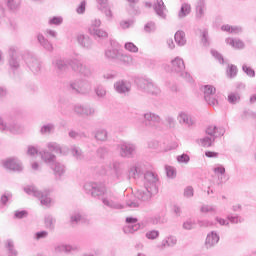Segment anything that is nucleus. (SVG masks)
Here are the masks:
<instances>
[{
	"label": "nucleus",
	"mask_w": 256,
	"mask_h": 256,
	"mask_svg": "<svg viewBox=\"0 0 256 256\" xmlns=\"http://www.w3.org/2000/svg\"><path fill=\"white\" fill-rule=\"evenodd\" d=\"M87 195L91 197L101 199L103 205L109 209H123V205L119 202V198L113 194L111 191H107L105 184L87 182L83 187Z\"/></svg>",
	"instance_id": "1"
},
{
	"label": "nucleus",
	"mask_w": 256,
	"mask_h": 256,
	"mask_svg": "<svg viewBox=\"0 0 256 256\" xmlns=\"http://www.w3.org/2000/svg\"><path fill=\"white\" fill-rule=\"evenodd\" d=\"M157 183H159L157 174L151 171L146 172L144 174V189H140L136 192V199L143 202L151 201V197L159 191Z\"/></svg>",
	"instance_id": "2"
},
{
	"label": "nucleus",
	"mask_w": 256,
	"mask_h": 256,
	"mask_svg": "<svg viewBox=\"0 0 256 256\" xmlns=\"http://www.w3.org/2000/svg\"><path fill=\"white\" fill-rule=\"evenodd\" d=\"M135 83L142 93H147V95H152V97H159L161 95V88L151 78L138 77L135 79Z\"/></svg>",
	"instance_id": "3"
},
{
	"label": "nucleus",
	"mask_w": 256,
	"mask_h": 256,
	"mask_svg": "<svg viewBox=\"0 0 256 256\" xmlns=\"http://www.w3.org/2000/svg\"><path fill=\"white\" fill-rule=\"evenodd\" d=\"M24 191L27 193V195H32V197L39 199L41 205H44V207H51V205H53V199H51V190L49 189L41 191L34 185H31L26 186Z\"/></svg>",
	"instance_id": "4"
},
{
	"label": "nucleus",
	"mask_w": 256,
	"mask_h": 256,
	"mask_svg": "<svg viewBox=\"0 0 256 256\" xmlns=\"http://www.w3.org/2000/svg\"><path fill=\"white\" fill-rule=\"evenodd\" d=\"M206 135L204 138L199 140V143L202 147H211L213 143H215V139L217 137H223L225 135V128L224 127H217V126H208L206 129Z\"/></svg>",
	"instance_id": "5"
},
{
	"label": "nucleus",
	"mask_w": 256,
	"mask_h": 256,
	"mask_svg": "<svg viewBox=\"0 0 256 256\" xmlns=\"http://www.w3.org/2000/svg\"><path fill=\"white\" fill-rule=\"evenodd\" d=\"M171 71L172 73L179 75V77H182V79L187 81V83H193V77H191V74L185 72V61H183V58L177 56L171 60Z\"/></svg>",
	"instance_id": "6"
},
{
	"label": "nucleus",
	"mask_w": 256,
	"mask_h": 256,
	"mask_svg": "<svg viewBox=\"0 0 256 256\" xmlns=\"http://www.w3.org/2000/svg\"><path fill=\"white\" fill-rule=\"evenodd\" d=\"M72 92L76 95H89L91 93V82L85 79H78L69 85Z\"/></svg>",
	"instance_id": "7"
},
{
	"label": "nucleus",
	"mask_w": 256,
	"mask_h": 256,
	"mask_svg": "<svg viewBox=\"0 0 256 256\" xmlns=\"http://www.w3.org/2000/svg\"><path fill=\"white\" fill-rule=\"evenodd\" d=\"M70 67L73 69V71H76L77 73H80L83 77H93V67L90 65H85L80 62L79 59H71L70 60Z\"/></svg>",
	"instance_id": "8"
},
{
	"label": "nucleus",
	"mask_w": 256,
	"mask_h": 256,
	"mask_svg": "<svg viewBox=\"0 0 256 256\" xmlns=\"http://www.w3.org/2000/svg\"><path fill=\"white\" fill-rule=\"evenodd\" d=\"M0 131L2 133H12L13 135H17V133L21 131V125L15 122V120L0 117Z\"/></svg>",
	"instance_id": "9"
},
{
	"label": "nucleus",
	"mask_w": 256,
	"mask_h": 256,
	"mask_svg": "<svg viewBox=\"0 0 256 256\" xmlns=\"http://www.w3.org/2000/svg\"><path fill=\"white\" fill-rule=\"evenodd\" d=\"M19 48L17 46H10L8 49V64L10 69L15 73V71H19V67H21V58L19 57Z\"/></svg>",
	"instance_id": "10"
},
{
	"label": "nucleus",
	"mask_w": 256,
	"mask_h": 256,
	"mask_svg": "<svg viewBox=\"0 0 256 256\" xmlns=\"http://www.w3.org/2000/svg\"><path fill=\"white\" fill-rule=\"evenodd\" d=\"M118 151L120 156L126 159H131V157L135 155V151H137V146L130 142H120L118 144Z\"/></svg>",
	"instance_id": "11"
},
{
	"label": "nucleus",
	"mask_w": 256,
	"mask_h": 256,
	"mask_svg": "<svg viewBox=\"0 0 256 256\" xmlns=\"http://www.w3.org/2000/svg\"><path fill=\"white\" fill-rule=\"evenodd\" d=\"M202 91L204 93V99H205L206 103H208L212 107H215L216 105H218L219 101H217V97L215 96V93L217 91L215 86L204 85L202 87Z\"/></svg>",
	"instance_id": "12"
},
{
	"label": "nucleus",
	"mask_w": 256,
	"mask_h": 256,
	"mask_svg": "<svg viewBox=\"0 0 256 256\" xmlns=\"http://www.w3.org/2000/svg\"><path fill=\"white\" fill-rule=\"evenodd\" d=\"M24 61L34 75H39V73H41V61L37 57L33 56V54H27V56L24 57Z\"/></svg>",
	"instance_id": "13"
},
{
	"label": "nucleus",
	"mask_w": 256,
	"mask_h": 256,
	"mask_svg": "<svg viewBox=\"0 0 256 256\" xmlns=\"http://www.w3.org/2000/svg\"><path fill=\"white\" fill-rule=\"evenodd\" d=\"M143 117V125L146 126L147 129H157V126L161 123V116L155 113L147 112L143 114Z\"/></svg>",
	"instance_id": "14"
},
{
	"label": "nucleus",
	"mask_w": 256,
	"mask_h": 256,
	"mask_svg": "<svg viewBox=\"0 0 256 256\" xmlns=\"http://www.w3.org/2000/svg\"><path fill=\"white\" fill-rule=\"evenodd\" d=\"M114 91L118 95H129L131 93V82L125 79L117 80L114 85Z\"/></svg>",
	"instance_id": "15"
},
{
	"label": "nucleus",
	"mask_w": 256,
	"mask_h": 256,
	"mask_svg": "<svg viewBox=\"0 0 256 256\" xmlns=\"http://www.w3.org/2000/svg\"><path fill=\"white\" fill-rule=\"evenodd\" d=\"M73 111L81 117H93L95 115V108L89 105L76 104L74 105Z\"/></svg>",
	"instance_id": "16"
},
{
	"label": "nucleus",
	"mask_w": 256,
	"mask_h": 256,
	"mask_svg": "<svg viewBox=\"0 0 256 256\" xmlns=\"http://www.w3.org/2000/svg\"><path fill=\"white\" fill-rule=\"evenodd\" d=\"M70 63H71V60L67 61L61 58H57L52 61V66L54 67L57 75H63V72L67 71V67L71 65Z\"/></svg>",
	"instance_id": "17"
},
{
	"label": "nucleus",
	"mask_w": 256,
	"mask_h": 256,
	"mask_svg": "<svg viewBox=\"0 0 256 256\" xmlns=\"http://www.w3.org/2000/svg\"><path fill=\"white\" fill-rule=\"evenodd\" d=\"M3 165L9 171H23V164L17 158H9L4 161Z\"/></svg>",
	"instance_id": "18"
},
{
	"label": "nucleus",
	"mask_w": 256,
	"mask_h": 256,
	"mask_svg": "<svg viewBox=\"0 0 256 256\" xmlns=\"http://www.w3.org/2000/svg\"><path fill=\"white\" fill-rule=\"evenodd\" d=\"M127 226L123 228L124 233H135V231H139L141 229V225L137 224V218L135 217H127L126 218Z\"/></svg>",
	"instance_id": "19"
},
{
	"label": "nucleus",
	"mask_w": 256,
	"mask_h": 256,
	"mask_svg": "<svg viewBox=\"0 0 256 256\" xmlns=\"http://www.w3.org/2000/svg\"><path fill=\"white\" fill-rule=\"evenodd\" d=\"M113 171L112 180L114 183H121L123 181V164L120 162H113Z\"/></svg>",
	"instance_id": "20"
},
{
	"label": "nucleus",
	"mask_w": 256,
	"mask_h": 256,
	"mask_svg": "<svg viewBox=\"0 0 256 256\" xmlns=\"http://www.w3.org/2000/svg\"><path fill=\"white\" fill-rule=\"evenodd\" d=\"M50 168L54 173L55 179H61V177H63L67 171L64 164L57 161L51 164Z\"/></svg>",
	"instance_id": "21"
},
{
	"label": "nucleus",
	"mask_w": 256,
	"mask_h": 256,
	"mask_svg": "<svg viewBox=\"0 0 256 256\" xmlns=\"http://www.w3.org/2000/svg\"><path fill=\"white\" fill-rule=\"evenodd\" d=\"M207 11V2L205 0H197L195 4L196 19H203Z\"/></svg>",
	"instance_id": "22"
},
{
	"label": "nucleus",
	"mask_w": 256,
	"mask_h": 256,
	"mask_svg": "<svg viewBox=\"0 0 256 256\" xmlns=\"http://www.w3.org/2000/svg\"><path fill=\"white\" fill-rule=\"evenodd\" d=\"M219 234H217V232L212 231L210 232L205 240V247L206 249H211L212 247H215V245H217V243H219Z\"/></svg>",
	"instance_id": "23"
},
{
	"label": "nucleus",
	"mask_w": 256,
	"mask_h": 256,
	"mask_svg": "<svg viewBox=\"0 0 256 256\" xmlns=\"http://www.w3.org/2000/svg\"><path fill=\"white\" fill-rule=\"evenodd\" d=\"M213 172L218 177L219 185H223V183H226L228 178L225 176V166L218 164L213 168Z\"/></svg>",
	"instance_id": "24"
},
{
	"label": "nucleus",
	"mask_w": 256,
	"mask_h": 256,
	"mask_svg": "<svg viewBox=\"0 0 256 256\" xmlns=\"http://www.w3.org/2000/svg\"><path fill=\"white\" fill-rule=\"evenodd\" d=\"M39 155L41 156L42 161L46 163V165H53L57 161V156L55 154L51 153L48 150H42L39 152Z\"/></svg>",
	"instance_id": "25"
},
{
	"label": "nucleus",
	"mask_w": 256,
	"mask_h": 256,
	"mask_svg": "<svg viewBox=\"0 0 256 256\" xmlns=\"http://www.w3.org/2000/svg\"><path fill=\"white\" fill-rule=\"evenodd\" d=\"M77 42L83 49H93V40L87 35L79 34L77 36Z\"/></svg>",
	"instance_id": "26"
},
{
	"label": "nucleus",
	"mask_w": 256,
	"mask_h": 256,
	"mask_svg": "<svg viewBox=\"0 0 256 256\" xmlns=\"http://www.w3.org/2000/svg\"><path fill=\"white\" fill-rule=\"evenodd\" d=\"M154 11L158 17H161L162 19H165L167 15L165 14V3L163 0H156V2L153 5Z\"/></svg>",
	"instance_id": "27"
},
{
	"label": "nucleus",
	"mask_w": 256,
	"mask_h": 256,
	"mask_svg": "<svg viewBox=\"0 0 256 256\" xmlns=\"http://www.w3.org/2000/svg\"><path fill=\"white\" fill-rule=\"evenodd\" d=\"M88 33L93 35L94 39H107L109 37V34L105 30L99 28L89 27Z\"/></svg>",
	"instance_id": "28"
},
{
	"label": "nucleus",
	"mask_w": 256,
	"mask_h": 256,
	"mask_svg": "<svg viewBox=\"0 0 256 256\" xmlns=\"http://www.w3.org/2000/svg\"><path fill=\"white\" fill-rule=\"evenodd\" d=\"M98 3V9L104 13L107 17V19L113 18V12L111 11V8L107 7V0H96Z\"/></svg>",
	"instance_id": "29"
},
{
	"label": "nucleus",
	"mask_w": 256,
	"mask_h": 256,
	"mask_svg": "<svg viewBox=\"0 0 256 256\" xmlns=\"http://www.w3.org/2000/svg\"><path fill=\"white\" fill-rule=\"evenodd\" d=\"M177 119L180 125H186V127H191L193 125V120L187 112H180Z\"/></svg>",
	"instance_id": "30"
},
{
	"label": "nucleus",
	"mask_w": 256,
	"mask_h": 256,
	"mask_svg": "<svg viewBox=\"0 0 256 256\" xmlns=\"http://www.w3.org/2000/svg\"><path fill=\"white\" fill-rule=\"evenodd\" d=\"M37 41L39 43V45H41V47H43V49H45V51H53V44H51V42H49V40L46 39L45 36H43V34L39 33L37 35Z\"/></svg>",
	"instance_id": "31"
},
{
	"label": "nucleus",
	"mask_w": 256,
	"mask_h": 256,
	"mask_svg": "<svg viewBox=\"0 0 256 256\" xmlns=\"http://www.w3.org/2000/svg\"><path fill=\"white\" fill-rule=\"evenodd\" d=\"M221 30L225 31L226 33H232V35H239V34L243 33V27L231 26L229 24L222 25Z\"/></svg>",
	"instance_id": "32"
},
{
	"label": "nucleus",
	"mask_w": 256,
	"mask_h": 256,
	"mask_svg": "<svg viewBox=\"0 0 256 256\" xmlns=\"http://www.w3.org/2000/svg\"><path fill=\"white\" fill-rule=\"evenodd\" d=\"M120 53L121 51H119L117 48H108L105 51V57L106 59H109V61H117V59H119Z\"/></svg>",
	"instance_id": "33"
},
{
	"label": "nucleus",
	"mask_w": 256,
	"mask_h": 256,
	"mask_svg": "<svg viewBox=\"0 0 256 256\" xmlns=\"http://www.w3.org/2000/svg\"><path fill=\"white\" fill-rule=\"evenodd\" d=\"M188 15H191V4L182 3L180 11L178 12L179 19H185Z\"/></svg>",
	"instance_id": "34"
},
{
	"label": "nucleus",
	"mask_w": 256,
	"mask_h": 256,
	"mask_svg": "<svg viewBox=\"0 0 256 256\" xmlns=\"http://www.w3.org/2000/svg\"><path fill=\"white\" fill-rule=\"evenodd\" d=\"M116 61L121 63V65L129 66L131 63H133V56L120 52Z\"/></svg>",
	"instance_id": "35"
},
{
	"label": "nucleus",
	"mask_w": 256,
	"mask_h": 256,
	"mask_svg": "<svg viewBox=\"0 0 256 256\" xmlns=\"http://www.w3.org/2000/svg\"><path fill=\"white\" fill-rule=\"evenodd\" d=\"M226 43L234 49H245V43L241 39L227 38Z\"/></svg>",
	"instance_id": "36"
},
{
	"label": "nucleus",
	"mask_w": 256,
	"mask_h": 256,
	"mask_svg": "<svg viewBox=\"0 0 256 256\" xmlns=\"http://www.w3.org/2000/svg\"><path fill=\"white\" fill-rule=\"evenodd\" d=\"M107 137V130L103 128H99L94 132V139H96V141H101L102 143H105V141H107Z\"/></svg>",
	"instance_id": "37"
},
{
	"label": "nucleus",
	"mask_w": 256,
	"mask_h": 256,
	"mask_svg": "<svg viewBox=\"0 0 256 256\" xmlns=\"http://www.w3.org/2000/svg\"><path fill=\"white\" fill-rule=\"evenodd\" d=\"M55 223H57V219H55L53 215L47 214L44 217V225L46 229H50V231H53V229H55Z\"/></svg>",
	"instance_id": "38"
},
{
	"label": "nucleus",
	"mask_w": 256,
	"mask_h": 256,
	"mask_svg": "<svg viewBox=\"0 0 256 256\" xmlns=\"http://www.w3.org/2000/svg\"><path fill=\"white\" fill-rule=\"evenodd\" d=\"M5 249L8 253V256L19 255V252H17V249H15V243L13 242V240H7L5 242Z\"/></svg>",
	"instance_id": "39"
},
{
	"label": "nucleus",
	"mask_w": 256,
	"mask_h": 256,
	"mask_svg": "<svg viewBox=\"0 0 256 256\" xmlns=\"http://www.w3.org/2000/svg\"><path fill=\"white\" fill-rule=\"evenodd\" d=\"M175 42L179 47H183L187 43V39L185 38V33L181 30H178L174 35Z\"/></svg>",
	"instance_id": "40"
},
{
	"label": "nucleus",
	"mask_w": 256,
	"mask_h": 256,
	"mask_svg": "<svg viewBox=\"0 0 256 256\" xmlns=\"http://www.w3.org/2000/svg\"><path fill=\"white\" fill-rule=\"evenodd\" d=\"M241 101V94L239 91L230 92L228 94V103L230 105H237V103H240Z\"/></svg>",
	"instance_id": "41"
},
{
	"label": "nucleus",
	"mask_w": 256,
	"mask_h": 256,
	"mask_svg": "<svg viewBox=\"0 0 256 256\" xmlns=\"http://www.w3.org/2000/svg\"><path fill=\"white\" fill-rule=\"evenodd\" d=\"M47 149L52 153H56L57 155H61L63 153V148L57 142H49L46 145Z\"/></svg>",
	"instance_id": "42"
},
{
	"label": "nucleus",
	"mask_w": 256,
	"mask_h": 256,
	"mask_svg": "<svg viewBox=\"0 0 256 256\" xmlns=\"http://www.w3.org/2000/svg\"><path fill=\"white\" fill-rule=\"evenodd\" d=\"M54 131H55V124L53 123L44 124L40 128L41 135H51V133H53Z\"/></svg>",
	"instance_id": "43"
},
{
	"label": "nucleus",
	"mask_w": 256,
	"mask_h": 256,
	"mask_svg": "<svg viewBox=\"0 0 256 256\" xmlns=\"http://www.w3.org/2000/svg\"><path fill=\"white\" fill-rule=\"evenodd\" d=\"M71 155L75 157L77 161H83L85 158L83 155V150H81L78 146L71 147Z\"/></svg>",
	"instance_id": "44"
},
{
	"label": "nucleus",
	"mask_w": 256,
	"mask_h": 256,
	"mask_svg": "<svg viewBox=\"0 0 256 256\" xmlns=\"http://www.w3.org/2000/svg\"><path fill=\"white\" fill-rule=\"evenodd\" d=\"M58 249H59V251H62L63 253H73V251H79V246L63 244V245L58 246Z\"/></svg>",
	"instance_id": "45"
},
{
	"label": "nucleus",
	"mask_w": 256,
	"mask_h": 256,
	"mask_svg": "<svg viewBox=\"0 0 256 256\" xmlns=\"http://www.w3.org/2000/svg\"><path fill=\"white\" fill-rule=\"evenodd\" d=\"M80 221H83V214L79 211H75L70 215L71 225H77Z\"/></svg>",
	"instance_id": "46"
},
{
	"label": "nucleus",
	"mask_w": 256,
	"mask_h": 256,
	"mask_svg": "<svg viewBox=\"0 0 256 256\" xmlns=\"http://www.w3.org/2000/svg\"><path fill=\"white\" fill-rule=\"evenodd\" d=\"M241 121H249L250 119H256V113L251 110H244L240 115Z\"/></svg>",
	"instance_id": "47"
},
{
	"label": "nucleus",
	"mask_w": 256,
	"mask_h": 256,
	"mask_svg": "<svg viewBox=\"0 0 256 256\" xmlns=\"http://www.w3.org/2000/svg\"><path fill=\"white\" fill-rule=\"evenodd\" d=\"M96 155L99 159H105L109 155V148L101 146L96 150Z\"/></svg>",
	"instance_id": "48"
},
{
	"label": "nucleus",
	"mask_w": 256,
	"mask_h": 256,
	"mask_svg": "<svg viewBox=\"0 0 256 256\" xmlns=\"http://www.w3.org/2000/svg\"><path fill=\"white\" fill-rule=\"evenodd\" d=\"M7 7L10 11H17L21 7V0H7Z\"/></svg>",
	"instance_id": "49"
},
{
	"label": "nucleus",
	"mask_w": 256,
	"mask_h": 256,
	"mask_svg": "<svg viewBox=\"0 0 256 256\" xmlns=\"http://www.w3.org/2000/svg\"><path fill=\"white\" fill-rule=\"evenodd\" d=\"M140 172H139V168H137V166H132L130 167L129 171H128V179H137V177H139Z\"/></svg>",
	"instance_id": "50"
},
{
	"label": "nucleus",
	"mask_w": 256,
	"mask_h": 256,
	"mask_svg": "<svg viewBox=\"0 0 256 256\" xmlns=\"http://www.w3.org/2000/svg\"><path fill=\"white\" fill-rule=\"evenodd\" d=\"M159 235H160L159 230H150L146 232L145 237L150 241H155V239H159Z\"/></svg>",
	"instance_id": "51"
},
{
	"label": "nucleus",
	"mask_w": 256,
	"mask_h": 256,
	"mask_svg": "<svg viewBox=\"0 0 256 256\" xmlns=\"http://www.w3.org/2000/svg\"><path fill=\"white\" fill-rule=\"evenodd\" d=\"M165 169L168 179H175L177 177V170L175 169V167L166 166Z\"/></svg>",
	"instance_id": "52"
},
{
	"label": "nucleus",
	"mask_w": 256,
	"mask_h": 256,
	"mask_svg": "<svg viewBox=\"0 0 256 256\" xmlns=\"http://www.w3.org/2000/svg\"><path fill=\"white\" fill-rule=\"evenodd\" d=\"M95 93L97 97H99L100 99H103L105 95H107V89H105L103 85H98L95 88Z\"/></svg>",
	"instance_id": "53"
},
{
	"label": "nucleus",
	"mask_w": 256,
	"mask_h": 256,
	"mask_svg": "<svg viewBox=\"0 0 256 256\" xmlns=\"http://www.w3.org/2000/svg\"><path fill=\"white\" fill-rule=\"evenodd\" d=\"M124 49H126V51H129L130 53H138L139 52V48L133 42L125 43Z\"/></svg>",
	"instance_id": "54"
},
{
	"label": "nucleus",
	"mask_w": 256,
	"mask_h": 256,
	"mask_svg": "<svg viewBox=\"0 0 256 256\" xmlns=\"http://www.w3.org/2000/svg\"><path fill=\"white\" fill-rule=\"evenodd\" d=\"M102 79H104V81H114V79H117V72H106L102 75Z\"/></svg>",
	"instance_id": "55"
},
{
	"label": "nucleus",
	"mask_w": 256,
	"mask_h": 256,
	"mask_svg": "<svg viewBox=\"0 0 256 256\" xmlns=\"http://www.w3.org/2000/svg\"><path fill=\"white\" fill-rule=\"evenodd\" d=\"M237 72H238L237 66L233 64L228 65L227 75L228 77H230V79H233V77H237Z\"/></svg>",
	"instance_id": "56"
},
{
	"label": "nucleus",
	"mask_w": 256,
	"mask_h": 256,
	"mask_svg": "<svg viewBox=\"0 0 256 256\" xmlns=\"http://www.w3.org/2000/svg\"><path fill=\"white\" fill-rule=\"evenodd\" d=\"M12 198H13V194H11V192H5L0 199L1 205L3 206L7 205V203H9V201H11Z\"/></svg>",
	"instance_id": "57"
},
{
	"label": "nucleus",
	"mask_w": 256,
	"mask_h": 256,
	"mask_svg": "<svg viewBox=\"0 0 256 256\" xmlns=\"http://www.w3.org/2000/svg\"><path fill=\"white\" fill-rule=\"evenodd\" d=\"M176 160L179 162V163H183L184 165H187V163H189V161H191V157H189L188 154H181V155H178L176 157Z\"/></svg>",
	"instance_id": "58"
},
{
	"label": "nucleus",
	"mask_w": 256,
	"mask_h": 256,
	"mask_svg": "<svg viewBox=\"0 0 256 256\" xmlns=\"http://www.w3.org/2000/svg\"><path fill=\"white\" fill-rule=\"evenodd\" d=\"M201 35H202V38H201L202 44L204 45V47H209V31L203 30Z\"/></svg>",
	"instance_id": "59"
},
{
	"label": "nucleus",
	"mask_w": 256,
	"mask_h": 256,
	"mask_svg": "<svg viewBox=\"0 0 256 256\" xmlns=\"http://www.w3.org/2000/svg\"><path fill=\"white\" fill-rule=\"evenodd\" d=\"M49 25H61V23H63V17L61 16H54L52 18L49 19Z\"/></svg>",
	"instance_id": "60"
},
{
	"label": "nucleus",
	"mask_w": 256,
	"mask_h": 256,
	"mask_svg": "<svg viewBox=\"0 0 256 256\" xmlns=\"http://www.w3.org/2000/svg\"><path fill=\"white\" fill-rule=\"evenodd\" d=\"M200 211L201 213H215L216 208L213 205H202Z\"/></svg>",
	"instance_id": "61"
},
{
	"label": "nucleus",
	"mask_w": 256,
	"mask_h": 256,
	"mask_svg": "<svg viewBox=\"0 0 256 256\" xmlns=\"http://www.w3.org/2000/svg\"><path fill=\"white\" fill-rule=\"evenodd\" d=\"M155 29H157L156 28V26H155V22H148L147 24H145V26H144V31L146 32V33H153V32H155Z\"/></svg>",
	"instance_id": "62"
},
{
	"label": "nucleus",
	"mask_w": 256,
	"mask_h": 256,
	"mask_svg": "<svg viewBox=\"0 0 256 256\" xmlns=\"http://www.w3.org/2000/svg\"><path fill=\"white\" fill-rule=\"evenodd\" d=\"M227 219H228V221H230V223H233V224L243 222V220L241 219V216H239V215L234 216V215L230 214V215L227 216Z\"/></svg>",
	"instance_id": "63"
},
{
	"label": "nucleus",
	"mask_w": 256,
	"mask_h": 256,
	"mask_svg": "<svg viewBox=\"0 0 256 256\" xmlns=\"http://www.w3.org/2000/svg\"><path fill=\"white\" fill-rule=\"evenodd\" d=\"M242 71H244L248 77H255V70L245 64L242 66Z\"/></svg>",
	"instance_id": "64"
}]
</instances>
